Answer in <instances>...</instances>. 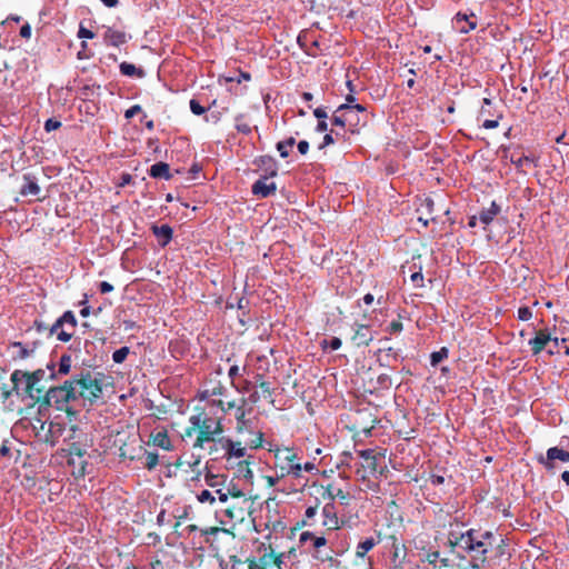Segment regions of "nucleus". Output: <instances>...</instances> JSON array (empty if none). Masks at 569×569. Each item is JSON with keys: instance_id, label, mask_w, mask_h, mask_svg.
<instances>
[{"instance_id": "nucleus-7", "label": "nucleus", "mask_w": 569, "mask_h": 569, "mask_svg": "<svg viewBox=\"0 0 569 569\" xmlns=\"http://www.w3.org/2000/svg\"><path fill=\"white\" fill-rule=\"evenodd\" d=\"M77 320L71 311H67L51 327L50 335L56 336L58 340L67 342L76 332Z\"/></svg>"}, {"instance_id": "nucleus-15", "label": "nucleus", "mask_w": 569, "mask_h": 569, "mask_svg": "<svg viewBox=\"0 0 569 569\" xmlns=\"http://www.w3.org/2000/svg\"><path fill=\"white\" fill-rule=\"evenodd\" d=\"M323 521L322 525L330 530L339 528V519L337 517L336 508L332 502H328L322 508Z\"/></svg>"}, {"instance_id": "nucleus-10", "label": "nucleus", "mask_w": 569, "mask_h": 569, "mask_svg": "<svg viewBox=\"0 0 569 569\" xmlns=\"http://www.w3.org/2000/svg\"><path fill=\"white\" fill-rule=\"evenodd\" d=\"M353 110H358V112H365V107L361 104H356V106L341 104V106H339L332 117L333 124L339 126V127H345L347 123H351L350 116Z\"/></svg>"}, {"instance_id": "nucleus-29", "label": "nucleus", "mask_w": 569, "mask_h": 569, "mask_svg": "<svg viewBox=\"0 0 569 569\" xmlns=\"http://www.w3.org/2000/svg\"><path fill=\"white\" fill-rule=\"evenodd\" d=\"M293 143H295L293 138H290L286 141L278 142L277 150L279 151V153L282 158L288 157L289 150L292 148Z\"/></svg>"}, {"instance_id": "nucleus-26", "label": "nucleus", "mask_w": 569, "mask_h": 569, "mask_svg": "<svg viewBox=\"0 0 569 569\" xmlns=\"http://www.w3.org/2000/svg\"><path fill=\"white\" fill-rule=\"evenodd\" d=\"M154 233L159 238L160 241H162V244H167L172 236V230L168 226H161L154 228Z\"/></svg>"}, {"instance_id": "nucleus-50", "label": "nucleus", "mask_w": 569, "mask_h": 569, "mask_svg": "<svg viewBox=\"0 0 569 569\" xmlns=\"http://www.w3.org/2000/svg\"><path fill=\"white\" fill-rule=\"evenodd\" d=\"M298 150L301 154H306L309 150V143L305 140L298 143Z\"/></svg>"}, {"instance_id": "nucleus-59", "label": "nucleus", "mask_w": 569, "mask_h": 569, "mask_svg": "<svg viewBox=\"0 0 569 569\" xmlns=\"http://www.w3.org/2000/svg\"><path fill=\"white\" fill-rule=\"evenodd\" d=\"M401 328H402L401 322L393 321V322L390 325V329H391L392 331H395V332H396V331H400V330H401Z\"/></svg>"}, {"instance_id": "nucleus-47", "label": "nucleus", "mask_w": 569, "mask_h": 569, "mask_svg": "<svg viewBox=\"0 0 569 569\" xmlns=\"http://www.w3.org/2000/svg\"><path fill=\"white\" fill-rule=\"evenodd\" d=\"M236 430L238 433H243L244 431H248L249 430V421L246 420V421L237 422Z\"/></svg>"}, {"instance_id": "nucleus-46", "label": "nucleus", "mask_w": 569, "mask_h": 569, "mask_svg": "<svg viewBox=\"0 0 569 569\" xmlns=\"http://www.w3.org/2000/svg\"><path fill=\"white\" fill-rule=\"evenodd\" d=\"M78 37L81 39H91V38H93V33L90 30L81 27L79 29Z\"/></svg>"}, {"instance_id": "nucleus-57", "label": "nucleus", "mask_w": 569, "mask_h": 569, "mask_svg": "<svg viewBox=\"0 0 569 569\" xmlns=\"http://www.w3.org/2000/svg\"><path fill=\"white\" fill-rule=\"evenodd\" d=\"M302 470H305L307 472H311V471L316 470V465L312 462H306L305 465H302Z\"/></svg>"}, {"instance_id": "nucleus-21", "label": "nucleus", "mask_w": 569, "mask_h": 569, "mask_svg": "<svg viewBox=\"0 0 569 569\" xmlns=\"http://www.w3.org/2000/svg\"><path fill=\"white\" fill-rule=\"evenodd\" d=\"M104 39L112 46H121L127 42V34L120 30L108 29Z\"/></svg>"}, {"instance_id": "nucleus-38", "label": "nucleus", "mask_w": 569, "mask_h": 569, "mask_svg": "<svg viewBox=\"0 0 569 569\" xmlns=\"http://www.w3.org/2000/svg\"><path fill=\"white\" fill-rule=\"evenodd\" d=\"M61 126V122L58 121V120H54V119H48L44 123V129L50 132V131H53V130H57L59 129Z\"/></svg>"}, {"instance_id": "nucleus-9", "label": "nucleus", "mask_w": 569, "mask_h": 569, "mask_svg": "<svg viewBox=\"0 0 569 569\" xmlns=\"http://www.w3.org/2000/svg\"><path fill=\"white\" fill-rule=\"evenodd\" d=\"M537 459L546 469L552 470L555 468L556 460L568 462L569 453L568 450L563 448L551 447L547 450L546 456L540 455Z\"/></svg>"}, {"instance_id": "nucleus-56", "label": "nucleus", "mask_w": 569, "mask_h": 569, "mask_svg": "<svg viewBox=\"0 0 569 569\" xmlns=\"http://www.w3.org/2000/svg\"><path fill=\"white\" fill-rule=\"evenodd\" d=\"M317 515V507H309L306 510L307 518H313Z\"/></svg>"}, {"instance_id": "nucleus-43", "label": "nucleus", "mask_w": 569, "mask_h": 569, "mask_svg": "<svg viewBox=\"0 0 569 569\" xmlns=\"http://www.w3.org/2000/svg\"><path fill=\"white\" fill-rule=\"evenodd\" d=\"M140 111H141V107L139 104H134L126 111L124 117L127 119H130L133 116H136L137 113H139Z\"/></svg>"}, {"instance_id": "nucleus-3", "label": "nucleus", "mask_w": 569, "mask_h": 569, "mask_svg": "<svg viewBox=\"0 0 569 569\" xmlns=\"http://www.w3.org/2000/svg\"><path fill=\"white\" fill-rule=\"evenodd\" d=\"M222 432L221 420L201 411L189 417V427L184 430L183 438H191L196 433L193 448L202 449L208 442L216 445L217 439L222 437Z\"/></svg>"}, {"instance_id": "nucleus-55", "label": "nucleus", "mask_w": 569, "mask_h": 569, "mask_svg": "<svg viewBox=\"0 0 569 569\" xmlns=\"http://www.w3.org/2000/svg\"><path fill=\"white\" fill-rule=\"evenodd\" d=\"M331 350H337L341 346V341L338 338H332L330 341Z\"/></svg>"}, {"instance_id": "nucleus-51", "label": "nucleus", "mask_w": 569, "mask_h": 569, "mask_svg": "<svg viewBox=\"0 0 569 569\" xmlns=\"http://www.w3.org/2000/svg\"><path fill=\"white\" fill-rule=\"evenodd\" d=\"M237 407H238V406L236 405V402H234V401H228L227 403H223V402L221 401V408H222V410H223V411H229V410H231V409L237 410Z\"/></svg>"}, {"instance_id": "nucleus-8", "label": "nucleus", "mask_w": 569, "mask_h": 569, "mask_svg": "<svg viewBox=\"0 0 569 569\" xmlns=\"http://www.w3.org/2000/svg\"><path fill=\"white\" fill-rule=\"evenodd\" d=\"M33 429L36 431L37 438L46 443H50L53 446L59 438L62 436L63 427L59 422L54 421H37V425H33Z\"/></svg>"}, {"instance_id": "nucleus-16", "label": "nucleus", "mask_w": 569, "mask_h": 569, "mask_svg": "<svg viewBox=\"0 0 569 569\" xmlns=\"http://www.w3.org/2000/svg\"><path fill=\"white\" fill-rule=\"evenodd\" d=\"M249 458H244L242 460H239L237 463H236V476L239 478V479H242L249 483H252L253 481V472H252V469L250 467L251 462L249 461Z\"/></svg>"}, {"instance_id": "nucleus-30", "label": "nucleus", "mask_w": 569, "mask_h": 569, "mask_svg": "<svg viewBox=\"0 0 569 569\" xmlns=\"http://www.w3.org/2000/svg\"><path fill=\"white\" fill-rule=\"evenodd\" d=\"M197 500L200 503H209L210 506H212L217 499H216V496L211 491L206 489L197 495Z\"/></svg>"}, {"instance_id": "nucleus-49", "label": "nucleus", "mask_w": 569, "mask_h": 569, "mask_svg": "<svg viewBox=\"0 0 569 569\" xmlns=\"http://www.w3.org/2000/svg\"><path fill=\"white\" fill-rule=\"evenodd\" d=\"M112 290H113V286L110 284L109 282L103 281L100 283V291L102 293H108V292H111Z\"/></svg>"}, {"instance_id": "nucleus-25", "label": "nucleus", "mask_w": 569, "mask_h": 569, "mask_svg": "<svg viewBox=\"0 0 569 569\" xmlns=\"http://www.w3.org/2000/svg\"><path fill=\"white\" fill-rule=\"evenodd\" d=\"M150 174L154 178L169 179L170 178L169 166L164 162H158L151 167Z\"/></svg>"}, {"instance_id": "nucleus-20", "label": "nucleus", "mask_w": 569, "mask_h": 569, "mask_svg": "<svg viewBox=\"0 0 569 569\" xmlns=\"http://www.w3.org/2000/svg\"><path fill=\"white\" fill-rule=\"evenodd\" d=\"M500 212V208L499 206L493 201L491 202L490 207L489 208H486L483 209L480 213H479V220L482 224L487 226L489 224L493 219L495 217L498 216V213Z\"/></svg>"}, {"instance_id": "nucleus-1", "label": "nucleus", "mask_w": 569, "mask_h": 569, "mask_svg": "<svg viewBox=\"0 0 569 569\" xmlns=\"http://www.w3.org/2000/svg\"><path fill=\"white\" fill-rule=\"evenodd\" d=\"M110 385L109 378L101 373H87L80 379L66 382L58 389H49L50 399H57L69 402L80 400L83 405L93 403L103 392V389Z\"/></svg>"}, {"instance_id": "nucleus-33", "label": "nucleus", "mask_w": 569, "mask_h": 569, "mask_svg": "<svg viewBox=\"0 0 569 569\" xmlns=\"http://www.w3.org/2000/svg\"><path fill=\"white\" fill-rule=\"evenodd\" d=\"M432 208H433V201L429 198H426L425 200L421 201L417 211L421 212V213H431Z\"/></svg>"}, {"instance_id": "nucleus-4", "label": "nucleus", "mask_w": 569, "mask_h": 569, "mask_svg": "<svg viewBox=\"0 0 569 569\" xmlns=\"http://www.w3.org/2000/svg\"><path fill=\"white\" fill-rule=\"evenodd\" d=\"M56 376L54 363H48L47 369H39L32 373L16 371L11 379L18 391L23 390L30 398L39 400L46 392L42 381L53 379Z\"/></svg>"}, {"instance_id": "nucleus-36", "label": "nucleus", "mask_w": 569, "mask_h": 569, "mask_svg": "<svg viewBox=\"0 0 569 569\" xmlns=\"http://www.w3.org/2000/svg\"><path fill=\"white\" fill-rule=\"evenodd\" d=\"M236 128L238 131L243 132V133L250 132L249 124L242 122V116H239L236 118Z\"/></svg>"}, {"instance_id": "nucleus-32", "label": "nucleus", "mask_w": 569, "mask_h": 569, "mask_svg": "<svg viewBox=\"0 0 569 569\" xmlns=\"http://www.w3.org/2000/svg\"><path fill=\"white\" fill-rule=\"evenodd\" d=\"M204 482L210 488H217L221 485V480H220L219 476H216L211 472L206 473Z\"/></svg>"}, {"instance_id": "nucleus-31", "label": "nucleus", "mask_w": 569, "mask_h": 569, "mask_svg": "<svg viewBox=\"0 0 569 569\" xmlns=\"http://www.w3.org/2000/svg\"><path fill=\"white\" fill-rule=\"evenodd\" d=\"M159 462V456L157 452H144V466L149 470H152L157 467Z\"/></svg>"}, {"instance_id": "nucleus-27", "label": "nucleus", "mask_w": 569, "mask_h": 569, "mask_svg": "<svg viewBox=\"0 0 569 569\" xmlns=\"http://www.w3.org/2000/svg\"><path fill=\"white\" fill-rule=\"evenodd\" d=\"M120 70L123 74L129 77L138 76L141 78L144 74L142 70L138 69L134 64L128 62H122L120 64Z\"/></svg>"}, {"instance_id": "nucleus-58", "label": "nucleus", "mask_w": 569, "mask_h": 569, "mask_svg": "<svg viewBox=\"0 0 569 569\" xmlns=\"http://www.w3.org/2000/svg\"><path fill=\"white\" fill-rule=\"evenodd\" d=\"M328 129V123L326 121H319V123L317 124V131L318 132H323V131H327Z\"/></svg>"}, {"instance_id": "nucleus-61", "label": "nucleus", "mask_w": 569, "mask_h": 569, "mask_svg": "<svg viewBox=\"0 0 569 569\" xmlns=\"http://www.w3.org/2000/svg\"><path fill=\"white\" fill-rule=\"evenodd\" d=\"M129 352V349L127 347H122L119 350H117L113 356H127Z\"/></svg>"}, {"instance_id": "nucleus-39", "label": "nucleus", "mask_w": 569, "mask_h": 569, "mask_svg": "<svg viewBox=\"0 0 569 569\" xmlns=\"http://www.w3.org/2000/svg\"><path fill=\"white\" fill-rule=\"evenodd\" d=\"M190 109L197 116H200L206 111L204 108L196 100L190 101Z\"/></svg>"}, {"instance_id": "nucleus-17", "label": "nucleus", "mask_w": 569, "mask_h": 569, "mask_svg": "<svg viewBox=\"0 0 569 569\" xmlns=\"http://www.w3.org/2000/svg\"><path fill=\"white\" fill-rule=\"evenodd\" d=\"M69 465L72 467V475L76 477H83L87 472V461L83 458V453H72L69 457Z\"/></svg>"}, {"instance_id": "nucleus-6", "label": "nucleus", "mask_w": 569, "mask_h": 569, "mask_svg": "<svg viewBox=\"0 0 569 569\" xmlns=\"http://www.w3.org/2000/svg\"><path fill=\"white\" fill-rule=\"evenodd\" d=\"M222 451V458L228 463H232L236 459H244L247 457V446H243L241 441H233L228 437H219L216 445L211 448L210 452L214 453Z\"/></svg>"}, {"instance_id": "nucleus-52", "label": "nucleus", "mask_w": 569, "mask_h": 569, "mask_svg": "<svg viewBox=\"0 0 569 569\" xmlns=\"http://www.w3.org/2000/svg\"><path fill=\"white\" fill-rule=\"evenodd\" d=\"M482 126L486 129H493V128L498 127V121L497 120H486Z\"/></svg>"}, {"instance_id": "nucleus-34", "label": "nucleus", "mask_w": 569, "mask_h": 569, "mask_svg": "<svg viewBox=\"0 0 569 569\" xmlns=\"http://www.w3.org/2000/svg\"><path fill=\"white\" fill-rule=\"evenodd\" d=\"M335 497L340 501L342 506H348L350 500V495L346 491H343L341 488H338V490H335Z\"/></svg>"}, {"instance_id": "nucleus-41", "label": "nucleus", "mask_w": 569, "mask_h": 569, "mask_svg": "<svg viewBox=\"0 0 569 569\" xmlns=\"http://www.w3.org/2000/svg\"><path fill=\"white\" fill-rule=\"evenodd\" d=\"M228 493H229V497H232V498H242L244 497V493L242 492V490L238 489L236 486H231L227 489Z\"/></svg>"}, {"instance_id": "nucleus-53", "label": "nucleus", "mask_w": 569, "mask_h": 569, "mask_svg": "<svg viewBox=\"0 0 569 569\" xmlns=\"http://www.w3.org/2000/svg\"><path fill=\"white\" fill-rule=\"evenodd\" d=\"M264 479H266V481H267L269 487H273V486H276L278 480L281 479V478L278 477V476L277 477L267 476Z\"/></svg>"}, {"instance_id": "nucleus-22", "label": "nucleus", "mask_w": 569, "mask_h": 569, "mask_svg": "<svg viewBox=\"0 0 569 569\" xmlns=\"http://www.w3.org/2000/svg\"><path fill=\"white\" fill-rule=\"evenodd\" d=\"M276 190L273 182H268L267 179L259 180L253 184L252 191L254 194L267 197Z\"/></svg>"}, {"instance_id": "nucleus-54", "label": "nucleus", "mask_w": 569, "mask_h": 569, "mask_svg": "<svg viewBox=\"0 0 569 569\" xmlns=\"http://www.w3.org/2000/svg\"><path fill=\"white\" fill-rule=\"evenodd\" d=\"M313 114L318 118V119H325L327 118V112L321 109V108H317L315 111H313Z\"/></svg>"}, {"instance_id": "nucleus-42", "label": "nucleus", "mask_w": 569, "mask_h": 569, "mask_svg": "<svg viewBox=\"0 0 569 569\" xmlns=\"http://www.w3.org/2000/svg\"><path fill=\"white\" fill-rule=\"evenodd\" d=\"M519 319L527 321L531 318V311L529 308L523 307L518 310Z\"/></svg>"}, {"instance_id": "nucleus-40", "label": "nucleus", "mask_w": 569, "mask_h": 569, "mask_svg": "<svg viewBox=\"0 0 569 569\" xmlns=\"http://www.w3.org/2000/svg\"><path fill=\"white\" fill-rule=\"evenodd\" d=\"M246 415H247V411L242 406L237 407V410L234 412L237 422L246 421L247 420Z\"/></svg>"}, {"instance_id": "nucleus-60", "label": "nucleus", "mask_w": 569, "mask_h": 569, "mask_svg": "<svg viewBox=\"0 0 569 569\" xmlns=\"http://www.w3.org/2000/svg\"><path fill=\"white\" fill-rule=\"evenodd\" d=\"M422 280V274L420 272H415L411 274V281L418 283V281Z\"/></svg>"}, {"instance_id": "nucleus-44", "label": "nucleus", "mask_w": 569, "mask_h": 569, "mask_svg": "<svg viewBox=\"0 0 569 569\" xmlns=\"http://www.w3.org/2000/svg\"><path fill=\"white\" fill-rule=\"evenodd\" d=\"M335 490H338V488L332 485L326 488L325 497H327L330 500V502L336 500Z\"/></svg>"}, {"instance_id": "nucleus-24", "label": "nucleus", "mask_w": 569, "mask_h": 569, "mask_svg": "<svg viewBox=\"0 0 569 569\" xmlns=\"http://www.w3.org/2000/svg\"><path fill=\"white\" fill-rule=\"evenodd\" d=\"M20 193L22 196H38L40 193V187L31 178L24 177V183L21 187Z\"/></svg>"}, {"instance_id": "nucleus-11", "label": "nucleus", "mask_w": 569, "mask_h": 569, "mask_svg": "<svg viewBox=\"0 0 569 569\" xmlns=\"http://www.w3.org/2000/svg\"><path fill=\"white\" fill-rule=\"evenodd\" d=\"M272 387L267 381H258L254 385V390L249 396V401L252 403H257L259 401H267L269 403H273L272 399Z\"/></svg>"}, {"instance_id": "nucleus-14", "label": "nucleus", "mask_w": 569, "mask_h": 569, "mask_svg": "<svg viewBox=\"0 0 569 569\" xmlns=\"http://www.w3.org/2000/svg\"><path fill=\"white\" fill-rule=\"evenodd\" d=\"M547 353L550 356L553 355H569V340L566 338H557L549 336Z\"/></svg>"}, {"instance_id": "nucleus-2", "label": "nucleus", "mask_w": 569, "mask_h": 569, "mask_svg": "<svg viewBox=\"0 0 569 569\" xmlns=\"http://www.w3.org/2000/svg\"><path fill=\"white\" fill-rule=\"evenodd\" d=\"M492 538L493 536L489 531L479 532L470 529L461 533L451 531L449 542L458 551L470 555L472 569H480L486 563V555L492 546Z\"/></svg>"}, {"instance_id": "nucleus-37", "label": "nucleus", "mask_w": 569, "mask_h": 569, "mask_svg": "<svg viewBox=\"0 0 569 569\" xmlns=\"http://www.w3.org/2000/svg\"><path fill=\"white\" fill-rule=\"evenodd\" d=\"M246 445L249 446L252 449L259 448L262 445V433L258 432L254 436V438L251 439L250 441H248Z\"/></svg>"}, {"instance_id": "nucleus-28", "label": "nucleus", "mask_w": 569, "mask_h": 569, "mask_svg": "<svg viewBox=\"0 0 569 569\" xmlns=\"http://www.w3.org/2000/svg\"><path fill=\"white\" fill-rule=\"evenodd\" d=\"M153 443L162 449L169 450L170 449V440L168 436L163 432H158L153 437Z\"/></svg>"}, {"instance_id": "nucleus-12", "label": "nucleus", "mask_w": 569, "mask_h": 569, "mask_svg": "<svg viewBox=\"0 0 569 569\" xmlns=\"http://www.w3.org/2000/svg\"><path fill=\"white\" fill-rule=\"evenodd\" d=\"M300 541L301 542H307V541H311L312 543V547L315 549L318 550V555L316 556L318 559L325 561V560H328L330 559V555L328 552H322L320 549L322 547L326 546L327 543V540L325 537L320 536V537H317L315 536L312 532H309V531H305L300 535Z\"/></svg>"}, {"instance_id": "nucleus-48", "label": "nucleus", "mask_w": 569, "mask_h": 569, "mask_svg": "<svg viewBox=\"0 0 569 569\" xmlns=\"http://www.w3.org/2000/svg\"><path fill=\"white\" fill-rule=\"evenodd\" d=\"M20 36L26 38V39H29L31 37V27H30V24L27 23V24L21 27Z\"/></svg>"}, {"instance_id": "nucleus-64", "label": "nucleus", "mask_w": 569, "mask_h": 569, "mask_svg": "<svg viewBox=\"0 0 569 569\" xmlns=\"http://www.w3.org/2000/svg\"><path fill=\"white\" fill-rule=\"evenodd\" d=\"M561 479L567 486H569V471H563L561 475Z\"/></svg>"}, {"instance_id": "nucleus-35", "label": "nucleus", "mask_w": 569, "mask_h": 569, "mask_svg": "<svg viewBox=\"0 0 569 569\" xmlns=\"http://www.w3.org/2000/svg\"><path fill=\"white\" fill-rule=\"evenodd\" d=\"M71 368V358H60L59 375H67Z\"/></svg>"}, {"instance_id": "nucleus-5", "label": "nucleus", "mask_w": 569, "mask_h": 569, "mask_svg": "<svg viewBox=\"0 0 569 569\" xmlns=\"http://www.w3.org/2000/svg\"><path fill=\"white\" fill-rule=\"evenodd\" d=\"M271 451L274 455V468L276 471L278 472V477H300L302 471V465L299 462L298 455L293 449L289 447H277Z\"/></svg>"}, {"instance_id": "nucleus-13", "label": "nucleus", "mask_w": 569, "mask_h": 569, "mask_svg": "<svg viewBox=\"0 0 569 569\" xmlns=\"http://www.w3.org/2000/svg\"><path fill=\"white\" fill-rule=\"evenodd\" d=\"M296 557V550L295 549H291L290 551L288 552H282V553H274L273 551L269 552V553H266L261 561H262V565L263 566H267L268 565V559H272V565L274 567H277V569H282V567H286L287 566V562L290 561L292 558Z\"/></svg>"}, {"instance_id": "nucleus-45", "label": "nucleus", "mask_w": 569, "mask_h": 569, "mask_svg": "<svg viewBox=\"0 0 569 569\" xmlns=\"http://www.w3.org/2000/svg\"><path fill=\"white\" fill-rule=\"evenodd\" d=\"M216 493L218 496V500L221 502V503H226L228 501V498H229V493L228 491H223L222 489L218 488L216 489Z\"/></svg>"}, {"instance_id": "nucleus-19", "label": "nucleus", "mask_w": 569, "mask_h": 569, "mask_svg": "<svg viewBox=\"0 0 569 569\" xmlns=\"http://www.w3.org/2000/svg\"><path fill=\"white\" fill-rule=\"evenodd\" d=\"M455 27L461 32L467 33L477 26L475 21H469L466 14L458 13L453 20Z\"/></svg>"}, {"instance_id": "nucleus-23", "label": "nucleus", "mask_w": 569, "mask_h": 569, "mask_svg": "<svg viewBox=\"0 0 569 569\" xmlns=\"http://www.w3.org/2000/svg\"><path fill=\"white\" fill-rule=\"evenodd\" d=\"M377 545L373 538H367L359 542L356 548V557L363 559L365 556Z\"/></svg>"}, {"instance_id": "nucleus-63", "label": "nucleus", "mask_w": 569, "mask_h": 569, "mask_svg": "<svg viewBox=\"0 0 569 569\" xmlns=\"http://www.w3.org/2000/svg\"><path fill=\"white\" fill-rule=\"evenodd\" d=\"M9 453V447L3 442L0 447V456H7Z\"/></svg>"}, {"instance_id": "nucleus-18", "label": "nucleus", "mask_w": 569, "mask_h": 569, "mask_svg": "<svg viewBox=\"0 0 569 569\" xmlns=\"http://www.w3.org/2000/svg\"><path fill=\"white\" fill-rule=\"evenodd\" d=\"M549 336V333L539 331L536 337L529 341L533 353H539L541 351L547 352Z\"/></svg>"}, {"instance_id": "nucleus-62", "label": "nucleus", "mask_w": 569, "mask_h": 569, "mask_svg": "<svg viewBox=\"0 0 569 569\" xmlns=\"http://www.w3.org/2000/svg\"><path fill=\"white\" fill-rule=\"evenodd\" d=\"M239 373V367L238 366H231L229 369V376L233 378Z\"/></svg>"}]
</instances>
